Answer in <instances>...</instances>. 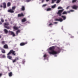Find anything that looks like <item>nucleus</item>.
Segmentation results:
<instances>
[{
    "label": "nucleus",
    "mask_w": 78,
    "mask_h": 78,
    "mask_svg": "<svg viewBox=\"0 0 78 78\" xmlns=\"http://www.w3.org/2000/svg\"><path fill=\"white\" fill-rule=\"evenodd\" d=\"M9 25V23H4V26H8Z\"/></svg>",
    "instance_id": "412c9836"
},
{
    "label": "nucleus",
    "mask_w": 78,
    "mask_h": 78,
    "mask_svg": "<svg viewBox=\"0 0 78 78\" xmlns=\"http://www.w3.org/2000/svg\"><path fill=\"white\" fill-rule=\"evenodd\" d=\"M53 23L54 24H57V23H58V22H54Z\"/></svg>",
    "instance_id": "ea45409f"
},
{
    "label": "nucleus",
    "mask_w": 78,
    "mask_h": 78,
    "mask_svg": "<svg viewBox=\"0 0 78 78\" xmlns=\"http://www.w3.org/2000/svg\"><path fill=\"white\" fill-rule=\"evenodd\" d=\"M77 0H73L72 1V3H75L76 2Z\"/></svg>",
    "instance_id": "c756f323"
},
{
    "label": "nucleus",
    "mask_w": 78,
    "mask_h": 78,
    "mask_svg": "<svg viewBox=\"0 0 78 78\" xmlns=\"http://www.w3.org/2000/svg\"><path fill=\"white\" fill-rule=\"evenodd\" d=\"M64 9H62L58 10L57 13V14H59V16H61V13L64 11Z\"/></svg>",
    "instance_id": "7ed1b4c3"
},
{
    "label": "nucleus",
    "mask_w": 78,
    "mask_h": 78,
    "mask_svg": "<svg viewBox=\"0 0 78 78\" xmlns=\"http://www.w3.org/2000/svg\"><path fill=\"white\" fill-rule=\"evenodd\" d=\"M2 44H5V41H2Z\"/></svg>",
    "instance_id": "2f4dec72"
},
{
    "label": "nucleus",
    "mask_w": 78,
    "mask_h": 78,
    "mask_svg": "<svg viewBox=\"0 0 78 78\" xmlns=\"http://www.w3.org/2000/svg\"><path fill=\"white\" fill-rule=\"evenodd\" d=\"M24 16V15L23 13H21V14H19L18 15V17H23Z\"/></svg>",
    "instance_id": "6e6552de"
},
{
    "label": "nucleus",
    "mask_w": 78,
    "mask_h": 78,
    "mask_svg": "<svg viewBox=\"0 0 78 78\" xmlns=\"http://www.w3.org/2000/svg\"><path fill=\"white\" fill-rule=\"evenodd\" d=\"M73 11H74V10H71L70 11H69L68 12H69V13H70V12H73Z\"/></svg>",
    "instance_id": "7c9ffc66"
},
{
    "label": "nucleus",
    "mask_w": 78,
    "mask_h": 78,
    "mask_svg": "<svg viewBox=\"0 0 78 78\" xmlns=\"http://www.w3.org/2000/svg\"><path fill=\"white\" fill-rule=\"evenodd\" d=\"M0 7L1 8H3V6H2V5H1Z\"/></svg>",
    "instance_id": "a18cd8bd"
},
{
    "label": "nucleus",
    "mask_w": 78,
    "mask_h": 78,
    "mask_svg": "<svg viewBox=\"0 0 78 78\" xmlns=\"http://www.w3.org/2000/svg\"><path fill=\"white\" fill-rule=\"evenodd\" d=\"M67 14V12L66 11H64L62 13V14L63 15Z\"/></svg>",
    "instance_id": "bb28decb"
},
{
    "label": "nucleus",
    "mask_w": 78,
    "mask_h": 78,
    "mask_svg": "<svg viewBox=\"0 0 78 78\" xmlns=\"http://www.w3.org/2000/svg\"><path fill=\"white\" fill-rule=\"evenodd\" d=\"M56 0H54V1H56Z\"/></svg>",
    "instance_id": "3c124183"
},
{
    "label": "nucleus",
    "mask_w": 78,
    "mask_h": 78,
    "mask_svg": "<svg viewBox=\"0 0 78 78\" xmlns=\"http://www.w3.org/2000/svg\"><path fill=\"white\" fill-rule=\"evenodd\" d=\"M12 62L13 63L14 62H16V60L15 59L14 60H13L12 61Z\"/></svg>",
    "instance_id": "c9c22d12"
},
{
    "label": "nucleus",
    "mask_w": 78,
    "mask_h": 78,
    "mask_svg": "<svg viewBox=\"0 0 78 78\" xmlns=\"http://www.w3.org/2000/svg\"><path fill=\"white\" fill-rule=\"evenodd\" d=\"M0 56H1V58H6V56H5V55H2V54H1Z\"/></svg>",
    "instance_id": "2eb2a0df"
},
{
    "label": "nucleus",
    "mask_w": 78,
    "mask_h": 78,
    "mask_svg": "<svg viewBox=\"0 0 78 78\" xmlns=\"http://www.w3.org/2000/svg\"><path fill=\"white\" fill-rule=\"evenodd\" d=\"M55 46H52L49 48V50L51 51H49L48 53L50 55H56L57 54V52L55 51Z\"/></svg>",
    "instance_id": "f257e3e1"
},
{
    "label": "nucleus",
    "mask_w": 78,
    "mask_h": 78,
    "mask_svg": "<svg viewBox=\"0 0 78 78\" xmlns=\"http://www.w3.org/2000/svg\"><path fill=\"white\" fill-rule=\"evenodd\" d=\"M63 8L62 7H59L58 8V9H62Z\"/></svg>",
    "instance_id": "f704fd0d"
},
{
    "label": "nucleus",
    "mask_w": 78,
    "mask_h": 78,
    "mask_svg": "<svg viewBox=\"0 0 78 78\" xmlns=\"http://www.w3.org/2000/svg\"><path fill=\"white\" fill-rule=\"evenodd\" d=\"M13 28L15 30H18V29H19V28L16 27V26H14L13 27Z\"/></svg>",
    "instance_id": "f3484780"
},
{
    "label": "nucleus",
    "mask_w": 78,
    "mask_h": 78,
    "mask_svg": "<svg viewBox=\"0 0 78 78\" xmlns=\"http://www.w3.org/2000/svg\"><path fill=\"white\" fill-rule=\"evenodd\" d=\"M3 8H4V9H5V8H6V3L5 2L3 3Z\"/></svg>",
    "instance_id": "9d476101"
},
{
    "label": "nucleus",
    "mask_w": 78,
    "mask_h": 78,
    "mask_svg": "<svg viewBox=\"0 0 78 78\" xmlns=\"http://www.w3.org/2000/svg\"><path fill=\"white\" fill-rule=\"evenodd\" d=\"M55 21H59L60 22H61L63 21V20L62 18H60L59 19H56L55 20Z\"/></svg>",
    "instance_id": "0eeeda50"
},
{
    "label": "nucleus",
    "mask_w": 78,
    "mask_h": 78,
    "mask_svg": "<svg viewBox=\"0 0 78 78\" xmlns=\"http://www.w3.org/2000/svg\"><path fill=\"white\" fill-rule=\"evenodd\" d=\"M11 5V3L9 2H8L7 4V6L8 7H9V6H10Z\"/></svg>",
    "instance_id": "5701e85b"
},
{
    "label": "nucleus",
    "mask_w": 78,
    "mask_h": 78,
    "mask_svg": "<svg viewBox=\"0 0 78 78\" xmlns=\"http://www.w3.org/2000/svg\"><path fill=\"white\" fill-rule=\"evenodd\" d=\"M16 8V6L12 7V10H14V9H15Z\"/></svg>",
    "instance_id": "a878e982"
},
{
    "label": "nucleus",
    "mask_w": 78,
    "mask_h": 78,
    "mask_svg": "<svg viewBox=\"0 0 78 78\" xmlns=\"http://www.w3.org/2000/svg\"><path fill=\"white\" fill-rule=\"evenodd\" d=\"M2 22L0 21V25H2Z\"/></svg>",
    "instance_id": "de8ad7c7"
},
{
    "label": "nucleus",
    "mask_w": 78,
    "mask_h": 78,
    "mask_svg": "<svg viewBox=\"0 0 78 78\" xmlns=\"http://www.w3.org/2000/svg\"><path fill=\"white\" fill-rule=\"evenodd\" d=\"M28 44V42H26L25 43L22 42L20 44V46H24V45H26V44Z\"/></svg>",
    "instance_id": "20e7f679"
},
{
    "label": "nucleus",
    "mask_w": 78,
    "mask_h": 78,
    "mask_svg": "<svg viewBox=\"0 0 78 78\" xmlns=\"http://www.w3.org/2000/svg\"><path fill=\"white\" fill-rule=\"evenodd\" d=\"M15 53H16V51H14L13 50H11L7 54L8 58L9 59H12V57H11V56H9V55H11V53H12V55H14V56H16V54Z\"/></svg>",
    "instance_id": "f03ea898"
},
{
    "label": "nucleus",
    "mask_w": 78,
    "mask_h": 78,
    "mask_svg": "<svg viewBox=\"0 0 78 78\" xmlns=\"http://www.w3.org/2000/svg\"><path fill=\"white\" fill-rule=\"evenodd\" d=\"M69 7H70V6H68L66 8L67 9H68L69 8Z\"/></svg>",
    "instance_id": "79ce46f5"
},
{
    "label": "nucleus",
    "mask_w": 78,
    "mask_h": 78,
    "mask_svg": "<svg viewBox=\"0 0 78 78\" xmlns=\"http://www.w3.org/2000/svg\"><path fill=\"white\" fill-rule=\"evenodd\" d=\"M9 76H11L12 75V72H10L9 73Z\"/></svg>",
    "instance_id": "6ab92c4d"
},
{
    "label": "nucleus",
    "mask_w": 78,
    "mask_h": 78,
    "mask_svg": "<svg viewBox=\"0 0 78 78\" xmlns=\"http://www.w3.org/2000/svg\"><path fill=\"white\" fill-rule=\"evenodd\" d=\"M53 25V24L51 23L49 25L48 27H51V25Z\"/></svg>",
    "instance_id": "473e14b6"
},
{
    "label": "nucleus",
    "mask_w": 78,
    "mask_h": 78,
    "mask_svg": "<svg viewBox=\"0 0 78 78\" xmlns=\"http://www.w3.org/2000/svg\"><path fill=\"white\" fill-rule=\"evenodd\" d=\"M47 6V4H44L42 5V7H45Z\"/></svg>",
    "instance_id": "e433bc0d"
},
{
    "label": "nucleus",
    "mask_w": 78,
    "mask_h": 78,
    "mask_svg": "<svg viewBox=\"0 0 78 78\" xmlns=\"http://www.w3.org/2000/svg\"><path fill=\"white\" fill-rule=\"evenodd\" d=\"M73 37H74V36H71V38H73Z\"/></svg>",
    "instance_id": "c03bdc74"
},
{
    "label": "nucleus",
    "mask_w": 78,
    "mask_h": 78,
    "mask_svg": "<svg viewBox=\"0 0 78 78\" xmlns=\"http://www.w3.org/2000/svg\"><path fill=\"white\" fill-rule=\"evenodd\" d=\"M61 2V0H57V1L56 3H59Z\"/></svg>",
    "instance_id": "c85d7f7f"
},
{
    "label": "nucleus",
    "mask_w": 78,
    "mask_h": 78,
    "mask_svg": "<svg viewBox=\"0 0 78 78\" xmlns=\"http://www.w3.org/2000/svg\"><path fill=\"white\" fill-rule=\"evenodd\" d=\"M2 38V36L1 35H0V38Z\"/></svg>",
    "instance_id": "09e8293b"
},
{
    "label": "nucleus",
    "mask_w": 78,
    "mask_h": 78,
    "mask_svg": "<svg viewBox=\"0 0 78 78\" xmlns=\"http://www.w3.org/2000/svg\"><path fill=\"white\" fill-rule=\"evenodd\" d=\"M49 0H46V2H48V1H49Z\"/></svg>",
    "instance_id": "8fccbe9b"
},
{
    "label": "nucleus",
    "mask_w": 78,
    "mask_h": 78,
    "mask_svg": "<svg viewBox=\"0 0 78 78\" xmlns=\"http://www.w3.org/2000/svg\"><path fill=\"white\" fill-rule=\"evenodd\" d=\"M9 33L11 34V35H12L13 37H14V36H16V35H15V34H14V32L12 31H9Z\"/></svg>",
    "instance_id": "39448f33"
},
{
    "label": "nucleus",
    "mask_w": 78,
    "mask_h": 78,
    "mask_svg": "<svg viewBox=\"0 0 78 78\" xmlns=\"http://www.w3.org/2000/svg\"><path fill=\"white\" fill-rule=\"evenodd\" d=\"M1 20L2 22H4V20H3V19H1Z\"/></svg>",
    "instance_id": "72a5a7b5"
},
{
    "label": "nucleus",
    "mask_w": 78,
    "mask_h": 78,
    "mask_svg": "<svg viewBox=\"0 0 78 78\" xmlns=\"http://www.w3.org/2000/svg\"><path fill=\"white\" fill-rule=\"evenodd\" d=\"M4 31L5 34H8V31L7 30L5 29L4 30Z\"/></svg>",
    "instance_id": "dca6fc26"
},
{
    "label": "nucleus",
    "mask_w": 78,
    "mask_h": 78,
    "mask_svg": "<svg viewBox=\"0 0 78 78\" xmlns=\"http://www.w3.org/2000/svg\"><path fill=\"white\" fill-rule=\"evenodd\" d=\"M47 56V55L46 54H45L44 55L43 57L44 58H46V57Z\"/></svg>",
    "instance_id": "58836bf2"
},
{
    "label": "nucleus",
    "mask_w": 78,
    "mask_h": 78,
    "mask_svg": "<svg viewBox=\"0 0 78 78\" xmlns=\"http://www.w3.org/2000/svg\"><path fill=\"white\" fill-rule=\"evenodd\" d=\"M54 0H52L51 3H54Z\"/></svg>",
    "instance_id": "a19ab883"
},
{
    "label": "nucleus",
    "mask_w": 78,
    "mask_h": 78,
    "mask_svg": "<svg viewBox=\"0 0 78 78\" xmlns=\"http://www.w3.org/2000/svg\"><path fill=\"white\" fill-rule=\"evenodd\" d=\"M73 8L74 9H76L78 8V7L76 5H74L73 6Z\"/></svg>",
    "instance_id": "ddd939ff"
},
{
    "label": "nucleus",
    "mask_w": 78,
    "mask_h": 78,
    "mask_svg": "<svg viewBox=\"0 0 78 78\" xmlns=\"http://www.w3.org/2000/svg\"><path fill=\"white\" fill-rule=\"evenodd\" d=\"M44 2V0H42V3H43Z\"/></svg>",
    "instance_id": "49530a36"
},
{
    "label": "nucleus",
    "mask_w": 78,
    "mask_h": 78,
    "mask_svg": "<svg viewBox=\"0 0 78 78\" xmlns=\"http://www.w3.org/2000/svg\"><path fill=\"white\" fill-rule=\"evenodd\" d=\"M4 48L8 49V45L5 44L4 46Z\"/></svg>",
    "instance_id": "f8f14e48"
},
{
    "label": "nucleus",
    "mask_w": 78,
    "mask_h": 78,
    "mask_svg": "<svg viewBox=\"0 0 78 78\" xmlns=\"http://www.w3.org/2000/svg\"><path fill=\"white\" fill-rule=\"evenodd\" d=\"M20 30H17L16 32V34L17 35H18V34H19V33H20Z\"/></svg>",
    "instance_id": "b1692460"
},
{
    "label": "nucleus",
    "mask_w": 78,
    "mask_h": 78,
    "mask_svg": "<svg viewBox=\"0 0 78 78\" xmlns=\"http://www.w3.org/2000/svg\"><path fill=\"white\" fill-rule=\"evenodd\" d=\"M1 51L2 53H6V51H5V50L4 49H2L1 50Z\"/></svg>",
    "instance_id": "aec40b11"
},
{
    "label": "nucleus",
    "mask_w": 78,
    "mask_h": 78,
    "mask_svg": "<svg viewBox=\"0 0 78 78\" xmlns=\"http://www.w3.org/2000/svg\"><path fill=\"white\" fill-rule=\"evenodd\" d=\"M51 9L50 8H49L47 9V11H51Z\"/></svg>",
    "instance_id": "cd10ccee"
},
{
    "label": "nucleus",
    "mask_w": 78,
    "mask_h": 78,
    "mask_svg": "<svg viewBox=\"0 0 78 78\" xmlns=\"http://www.w3.org/2000/svg\"><path fill=\"white\" fill-rule=\"evenodd\" d=\"M15 59H16V61H17V60H19V58L18 57H16Z\"/></svg>",
    "instance_id": "4c0bfd02"
},
{
    "label": "nucleus",
    "mask_w": 78,
    "mask_h": 78,
    "mask_svg": "<svg viewBox=\"0 0 78 78\" xmlns=\"http://www.w3.org/2000/svg\"><path fill=\"white\" fill-rule=\"evenodd\" d=\"M62 17L63 19V20H66V16H62Z\"/></svg>",
    "instance_id": "a211bd4d"
},
{
    "label": "nucleus",
    "mask_w": 78,
    "mask_h": 78,
    "mask_svg": "<svg viewBox=\"0 0 78 78\" xmlns=\"http://www.w3.org/2000/svg\"><path fill=\"white\" fill-rule=\"evenodd\" d=\"M56 51L57 53V54H58V53H59L61 52V49L60 48L57 47V51Z\"/></svg>",
    "instance_id": "423d86ee"
},
{
    "label": "nucleus",
    "mask_w": 78,
    "mask_h": 78,
    "mask_svg": "<svg viewBox=\"0 0 78 78\" xmlns=\"http://www.w3.org/2000/svg\"><path fill=\"white\" fill-rule=\"evenodd\" d=\"M4 27L5 28H7V29H8V30H9V29H10V27L9 26H4Z\"/></svg>",
    "instance_id": "4be33fe9"
},
{
    "label": "nucleus",
    "mask_w": 78,
    "mask_h": 78,
    "mask_svg": "<svg viewBox=\"0 0 78 78\" xmlns=\"http://www.w3.org/2000/svg\"><path fill=\"white\" fill-rule=\"evenodd\" d=\"M26 21H27V19L25 18L22 20V22H25Z\"/></svg>",
    "instance_id": "4468645a"
},
{
    "label": "nucleus",
    "mask_w": 78,
    "mask_h": 78,
    "mask_svg": "<svg viewBox=\"0 0 78 78\" xmlns=\"http://www.w3.org/2000/svg\"><path fill=\"white\" fill-rule=\"evenodd\" d=\"M21 11H24L25 9V6H22V8L21 9Z\"/></svg>",
    "instance_id": "9b49d317"
},
{
    "label": "nucleus",
    "mask_w": 78,
    "mask_h": 78,
    "mask_svg": "<svg viewBox=\"0 0 78 78\" xmlns=\"http://www.w3.org/2000/svg\"><path fill=\"white\" fill-rule=\"evenodd\" d=\"M56 4H55L53 6H51V8H56Z\"/></svg>",
    "instance_id": "393cba45"
},
{
    "label": "nucleus",
    "mask_w": 78,
    "mask_h": 78,
    "mask_svg": "<svg viewBox=\"0 0 78 78\" xmlns=\"http://www.w3.org/2000/svg\"><path fill=\"white\" fill-rule=\"evenodd\" d=\"M2 76V73H0V77L1 76Z\"/></svg>",
    "instance_id": "37998d69"
},
{
    "label": "nucleus",
    "mask_w": 78,
    "mask_h": 78,
    "mask_svg": "<svg viewBox=\"0 0 78 78\" xmlns=\"http://www.w3.org/2000/svg\"><path fill=\"white\" fill-rule=\"evenodd\" d=\"M8 12H10V13H14V11L12 9H10L8 10Z\"/></svg>",
    "instance_id": "1a4fd4ad"
}]
</instances>
